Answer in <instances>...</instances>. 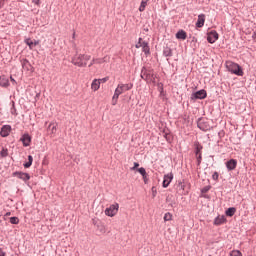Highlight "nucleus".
<instances>
[{
	"mask_svg": "<svg viewBox=\"0 0 256 256\" xmlns=\"http://www.w3.org/2000/svg\"><path fill=\"white\" fill-rule=\"evenodd\" d=\"M133 89V84H118L117 88L114 91V95L112 97V105H117V100L119 99V95H123L125 91H131Z\"/></svg>",
	"mask_w": 256,
	"mask_h": 256,
	"instance_id": "1",
	"label": "nucleus"
},
{
	"mask_svg": "<svg viewBox=\"0 0 256 256\" xmlns=\"http://www.w3.org/2000/svg\"><path fill=\"white\" fill-rule=\"evenodd\" d=\"M91 61V55L89 54H76L72 58L71 63L76 67H87V62Z\"/></svg>",
	"mask_w": 256,
	"mask_h": 256,
	"instance_id": "2",
	"label": "nucleus"
},
{
	"mask_svg": "<svg viewBox=\"0 0 256 256\" xmlns=\"http://www.w3.org/2000/svg\"><path fill=\"white\" fill-rule=\"evenodd\" d=\"M141 78L147 83H157V74L153 70L142 69Z\"/></svg>",
	"mask_w": 256,
	"mask_h": 256,
	"instance_id": "3",
	"label": "nucleus"
},
{
	"mask_svg": "<svg viewBox=\"0 0 256 256\" xmlns=\"http://www.w3.org/2000/svg\"><path fill=\"white\" fill-rule=\"evenodd\" d=\"M227 67L230 73H233L234 75H238V77H243V69L239 66V64L234 62H228Z\"/></svg>",
	"mask_w": 256,
	"mask_h": 256,
	"instance_id": "4",
	"label": "nucleus"
},
{
	"mask_svg": "<svg viewBox=\"0 0 256 256\" xmlns=\"http://www.w3.org/2000/svg\"><path fill=\"white\" fill-rule=\"evenodd\" d=\"M105 215L107 217H115L119 213V203L111 204L108 208L105 209Z\"/></svg>",
	"mask_w": 256,
	"mask_h": 256,
	"instance_id": "5",
	"label": "nucleus"
},
{
	"mask_svg": "<svg viewBox=\"0 0 256 256\" xmlns=\"http://www.w3.org/2000/svg\"><path fill=\"white\" fill-rule=\"evenodd\" d=\"M136 49H141L145 55H149L151 50L149 48V43L145 42L142 38H139L138 43L135 45Z\"/></svg>",
	"mask_w": 256,
	"mask_h": 256,
	"instance_id": "6",
	"label": "nucleus"
},
{
	"mask_svg": "<svg viewBox=\"0 0 256 256\" xmlns=\"http://www.w3.org/2000/svg\"><path fill=\"white\" fill-rule=\"evenodd\" d=\"M103 63H109V56H104L103 58H93L89 64V67H93V65H103Z\"/></svg>",
	"mask_w": 256,
	"mask_h": 256,
	"instance_id": "7",
	"label": "nucleus"
},
{
	"mask_svg": "<svg viewBox=\"0 0 256 256\" xmlns=\"http://www.w3.org/2000/svg\"><path fill=\"white\" fill-rule=\"evenodd\" d=\"M201 151H203V146L201 144H195V155H196L197 165H201V161L203 159L201 155Z\"/></svg>",
	"mask_w": 256,
	"mask_h": 256,
	"instance_id": "8",
	"label": "nucleus"
},
{
	"mask_svg": "<svg viewBox=\"0 0 256 256\" xmlns=\"http://www.w3.org/2000/svg\"><path fill=\"white\" fill-rule=\"evenodd\" d=\"M47 133L49 137H55V135H57V123L51 122L47 128Z\"/></svg>",
	"mask_w": 256,
	"mask_h": 256,
	"instance_id": "9",
	"label": "nucleus"
},
{
	"mask_svg": "<svg viewBox=\"0 0 256 256\" xmlns=\"http://www.w3.org/2000/svg\"><path fill=\"white\" fill-rule=\"evenodd\" d=\"M217 39H219V33H217V31L212 30L207 34V41L208 43H215V41H217Z\"/></svg>",
	"mask_w": 256,
	"mask_h": 256,
	"instance_id": "10",
	"label": "nucleus"
},
{
	"mask_svg": "<svg viewBox=\"0 0 256 256\" xmlns=\"http://www.w3.org/2000/svg\"><path fill=\"white\" fill-rule=\"evenodd\" d=\"M13 176L18 177V179H22V181H29V179H31V176L25 172H14Z\"/></svg>",
	"mask_w": 256,
	"mask_h": 256,
	"instance_id": "11",
	"label": "nucleus"
},
{
	"mask_svg": "<svg viewBox=\"0 0 256 256\" xmlns=\"http://www.w3.org/2000/svg\"><path fill=\"white\" fill-rule=\"evenodd\" d=\"M226 168L228 171H235L237 169V160L235 159H230L226 162Z\"/></svg>",
	"mask_w": 256,
	"mask_h": 256,
	"instance_id": "12",
	"label": "nucleus"
},
{
	"mask_svg": "<svg viewBox=\"0 0 256 256\" xmlns=\"http://www.w3.org/2000/svg\"><path fill=\"white\" fill-rule=\"evenodd\" d=\"M206 97H207V91H205V89H202L193 93L194 99H205Z\"/></svg>",
	"mask_w": 256,
	"mask_h": 256,
	"instance_id": "13",
	"label": "nucleus"
},
{
	"mask_svg": "<svg viewBox=\"0 0 256 256\" xmlns=\"http://www.w3.org/2000/svg\"><path fill=\"white\" fill-rule=\"evenodd\" d=\"M10 133H11V126L10 125H4L1 128V131H0L1 137H9Z\"/></svg>",
	"mask_w": 256,
	"mask_h": 256,
	"instance_id": "14",
	"label": "nucleus"
},
{
	"mask_svg": "<svg viewBox=\"0 0 256 256\" xmlns=\"http://www.w3.org/2000/svg\"><path fill=\"white\" fill-rule=\"evenodd\" d=\"M172 181H173V173H168L164 175L163 187L167 188V186L170 185Z\"/></svg>",
	"mask_w": 256,
	"mask_h": 256,
	"instance_id": "15",
	"label": "nucleus"
},
{
	"mask_svg": "<svg viewBox=\"0 0 256 256\" xmlns=\"http://www.w3.org/2000/svg\"><path fill=\"white\" fill-rule=\"evenodd\" d=\"M197 127L201 129V131H207V123H205V118H198Z\"/></svg>",
	"mask_w": 256,
	"mask_h": 256,
	"instance_id": "16",
	"label": "nucleus"
},
{
	"mask_svg": "<svg viewBox=\"0 0 256 256\" xmlns=\"http://www.w3.org/2000/svg\"><path fill=\"white\" fill-rule=\"evenodd\" d=\"M101 88V80L99 79H94L91 83V89L92 91H99Z\"/></svg>",
	"mask_w": 256,
	"mask_h": 256,
	"instance_id": "17",
	"label": "nucleus"
},
{
	"mask_svg": "<svg viewBox=\"0 0 256 256\" xmlns=\"http://www.w3.org/2000/svg\"><path fill=\"white\" fill-rule=\"evenodd\" d=\"M204 25H205V14H200V15H198L196 27L201 29V27H203Z\"/></svg>",
	"mask_w": 256,
	"mask_h": 256,
	"instance_id": "18",
	"label": "nucleus"
},
{
	"mask_svg": "<svg viewBox=\"0 0 256 256\" xmlns=\"http://www.w3.org/2000/svg\"><path fill=\"white\" fill-rule=\"evenodd\" d=\"M227 222V218L225 217V215H222V216H217L215 219H214V225H223V223H226Z\"/></svg>",
	"mask_w": 256,
	"mask_h": 256,
	"instance_id": "19",
	"label": "nucleus"
},
{
	"mask_svg": "<svg viewBox=\"0 0 256 256\" xmlns=\"http://www.w3.org/2000/svg\"><path fill=\"white\" fill-rule=\"evenodd\" d=\"M21 141L24 147H29V145H31V136H29V134H24L21 138Z\"/></svg>",
	"mask_w": 256,
	"mask_h": 256,
	"instance_id": "20",
	"label": "nucleus"
},
{
	"mask_svg": "<svg viewBox=\"0 0 256 256\" xmlns=\"http://www.w3.org/2000/svg\"><path fill=\"white\" fill-rule=\"evenodd\" d=\"M235 213H237V208H235V207H230V208H228V209L226 210L225 215H226L227 217H233V215H235Z\"/></svg>",
	"mask_w": 256,
	"mask_h": 256,
	"instance_id": "21",
	"label": "nucleus"
},
{
	"mask_svg": "<svg viewBox=\"0 0 256 256\" xmlns=\"http://www.w3.org/2000/svg\"><path fill=\"white\" fill-rule=\"evenodd\" d=\"M176 37H177L178 39H183V40H185V39H187V33H185V31H183V30H180V31H178V32L176 33Z\"/></svg>",
	"mask_w": 256,
	"mask_h": 256,
	"instance_id": "22",
	"label": "nucleus"
},
{
	"mask_svg": "<svg viewBox=\"0 0 256 256\" xmlns=\"http://www.w3.org/2000/svg\"><path fill=\"white\" fill-rule=\"evenodd\" d=\"M138 173H140V175H142L145 183H147V171L145 170V168H143V167L139 168Z\"/></svg>",
	"mask_w": 256,
	"mask_h": 256,
	"instance_id": "23",
	"label": "nucleus"
},
{
	"mask_svg": "<svg viewBox=\"0 0 256 256\" xmlns=\"http://www.w3.org/2000/svg\"><path fill=\"white\" fill-rule=\"evenodd\" d=\"M31 165H33V156L29 155L28 156V162L24 164V167L26 169H29V167H31Z\"/></svg>",
	"mask_w": 256,
	"mask_h": 256,
	"instance_id": "24",
	"label": "nucleus"
},
{
	"mask_svg": "<svg viewBox=\"0 0 256 256\" xmlns=\"http://www.w3.org/2000/svg\"><path fill=\"white\" fill-rule=\"evenodd\" d=\"M146 7H147V2L141 1L140 6H139L140 13H143V11H145Z\"/></svg>",
	"mask_w": 256,
	"mask_h": 256,
	"instance_id": "25",
	"label": "nucleus"
},
{
	"mask_svg": "<svg viewBox=\"0 0 256 256\" xmlns=\"http://www.w3.org/2000/svg\"><path fill=\"white\" fill-rule=\"evenodd\" d=\"M26 45H28L29 49H33L34 42L31 40V38H27L25 40Z\"/></svg>",
	"mask_w": 256,
	"mask_h": 256,
	"instance_id": "26",
	"label": "nucleus"
},
{
	"mask_svg": "<svg viewBox=\"0 0 256 256\" xmlns=\"http://www.w3.org/2000/svg\"><path fill=\"white\" fill-rule=\"evenodd\" d=\"M173 219V214L167 212L165 215H164V221H171Z\"/></svg>",
	"mask_w": 256,
	"mask_h": 256,
	"instance_id": "27",
	"label": "nucleus"
},
{
	"mask_svg": "<svg viewBox=\"0 0 256 256\" xmlns=\"http://www.w3.org/2000/svg\"><path fill=\"white\" fill-rule=\"evenodd\" d=\"M10 223H12V225H18L19 224V218L11 217L10 218Z\"/></svg>",
	"mask_w": 256,
	"mask_h": 256,
	"instance_id": "28",
	"label": "nucleus"
},
{
	"mask_svg": "<svg viewBox=\"0 0 256 256\" xmlns=\"http://www.w3.org/2000/svg\"><path fill=\"white\" fill-rule=\"evenodd\" d=\"M165 57H171L173 55V53L171 52V50L169 48H166L164 51H163Z\"/></svg>",
	"mask_w": 256,
	"mask_h": 256,
	"instance_id": "29",
	"label": "nucleus"
},
{
	"mask_svg": "<svg viewBox=\"0 0 256 256\" xmlns=\"http://www.w3.org/2000/svg\"><path fill=\"white\" fill-rule=\"evenodd\" d=\"M230 256H243V254H242L241 251H239V250H233V251L230 253Z\"/></svg>",
	"mask_w": 256,
	"mask_h": 256,
	"instance_id": "30",
	"label": "nucleus"
},
{
	"mask_svg": "<svg viewBox=\"0 0 256 256\" xmlns=\"http://www.w3.org/2000/svg\"><path fill=\"white\" fill-rule=\"evenodd\" d=\"M211 190V186H205L204 188L201 189V193H209Z\"/></svg>",
	"mask_w": 256,
	"mask_h": 256,
	"instance_id": "31",
	"label": "nucleus"
},
{
	"mask_svg": "<svg viewBox=\"0 0 256 256\" xmlns=\"http://www.w3.org/2000/svg\"><path fill=\"white\" fill-rule=\"evenodd\" d=\"M1 157H7L9 153L7 152V149H2L0 152Z\"/></svg>",
	"mask_w": 256,
	"mask_h": 256,
	"instance_id": "32",
	"label": "nucleus"
},
{
	"mask_svg": "<svg viewBox=\"0 0 256 256\" xmlns=\"http://www.w3.org/2000/svg\"><path fill=\"white\" fill-rule=\"evenodd\" d=\"M212 179H213V181H219V173L214 172L213 175H212Z\"/></svg>",
	"mask_w": 256,
	"mask_h": 256,
	"instance_id": "33",
	"label": "nucleus"
},
{
	"mask_svg": "<svg viewBox=\"0 0 256 256\" xmlns=\"http://www.w3.org/2000/svg\"><path fill=\"white\" fill-rule=\"evenodd\" d=\"M98 81H100V84L101 83H107V81H109V78L105 77V78H102V79H98Z\"/></svg>",
	"mask_w": 256,
	"mask_h": 256,
	"instance_id": "34",
	"label": "nucleus"
},
{
	"mask_svg": "<svg viewBox=\"0 0 256 256\" xmlns=\"http://www.w3.org/2000/svg\"><path fill=\"white\" fill-rule=\"evenodd\" d=\"M137 167H139V163L134 162V167L131 168V171H135V169H137Z\"/></svg>",
	"mask_w": 256,
	"mask_h": 256,
	"instance_id": "35",
	"label": "nucleus"
},
{
	"mask_svg": "<svg viewBox=\"0 0 256 256\" xmlns=\"http://www.w3.org/2000/svg\"><path fill=\"white\" fill-rule=\"evenodd\" d=\"M158 87L160 89V93H163V84H158Z\"/></svg>",
	"mask_w": 256,
	"mask_h": 256,
	"instance_id": "36",
	"label": "nucleus"
},
{
	"mask_svg": "<svg viewBox=\"0 0 256 256\" xmlns=\"http://www.w3.org/2000/svg\"><path fill=\"white\" fill-rule=\"evenodd\" d=\"M5 255H6L5 252L2 249H0V256H5Z\"/></svg>",
	"mask_w": 256,
	"mask_h": 256,
	"instance_id": "37",
	"label": "nucleus"
},
{
	"mask_svg": "<svg viewBox=\"0 0 256 256\" xmlns=\"http://www.w3.org/2000/svg\"><path fill=\"white\" fill-rule=\"evenodd\" d=\"M33 43H34V44H33L34 46L39 45V41H34Z\"/></svg>",
	"mask_w": 256,
	"mask_h": 256,
	"instance_id": "38",
	"label": "nucleus"
},
{
	"mask_svg": "<svg viewBox=\"0 0 256 256\" xmlns=\"http://www.w3.org/2000/svg\"><path fill=\"white\" fill-rule=\"evenodd\" d=\"M10 79H11V81H13L15 83V79H13V77H11Z\"/></svg>",
	"mask_w": 256,
	"mask_h": 256,
	"instance_id": "39",
	"label": "nucleus"
},
{
	"mask_svg": "<svg viewBox=\"0 0 256 256\" xmlns=\"http://www.w3.org/2000/svg\"><path fill=\"white\" fill-rule=\"evenodd\" d=\"M149 0H142V2H145V3H147Z\"/></svg>",
	"mask_w": 256,
	"mask_h": 256,
	"instance_id": "40",
	"label": "nucleus"
},
{
	"mask_svg": "<svg viewBox=\"0 0 256 256\" xmlns=\"http://www.w3.org/2000/svg\"><path fill=\"white\" fill-rule=\"evenodd\" d=\"M73 39H75V32L73 33Z\"/></svg>",
	"mask_w": 256,
	"mask_h": 256,
	"instance_id": "41",
	"label": "nucleus"
},
{
	"mask_svg": "<svg viewBox=\"0 0 256 256\" xmlns=\"http://www.w3.org/2000/svg\"><path fill=\"white\" fill-rule=\"evenodd\" d=\"M204 198H206V199H207V196H205V195H204Z\"/></svg>",
	"mask_w": 256,
	"mask_h": 256,
	"instance_id": "42",
	"label": "nucleus"
}]
</instances>
